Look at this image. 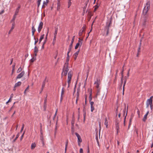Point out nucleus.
<instances>
[{
	"label": "nucleus",
	"mask_w": 153,
	"mask_h": 153,
	"mask_svg": "<svg viewBox=\"0 0 153 153\" xmlns=\"http://www.w3.org/2000/svg\"><path fill=\"white\" fill-rule=\"evenodd\" d=\"M31 30H32V33H34L36 30V29L35 28L34 26V25H32Z\"/></svg>",
	"instance_id": "nucleus-25"
},
{
	"label": "nucleus",
	"mask_w": 153,
	"mask_h": 153,
	"mask_svg": "<svg viewBox=\"0 0 153 153\" xmlns=\"http://www.w3.org/2000/svg\"><path fill=\"white\" fill-rule=\"evenodd\" d=\"M15 63H14V65H12V74H13V72H14V69H15Z\"/></svg>",
	"instance_id": "nucleus-35"
},
{
	"label": "nucleus",
	"mask_w": 153,
	"mask_h": 153,
	"mask_svg": "<svg viewBox=\"0 0 153 153\" xmlns=\"http://www.w3.org/2000/svg\"><path fill=\"white\" fill-rule=\"evenodd\" d=\"M85 106L86 105H83V112H85Z\"/></svg>",
	"instance_id": "nucleus-52"
},
{
	"label": "nucleus",
	"mask_w": 153,
	"mask_h": 153,
	"mask_svg": "<svg viewBox=\"0 0 153 153\" xmlns=\"http://www.w3.org/2000/svg\"><path fill=\"white\" fill-rule=\"evenodd\" d=\"M70 52H68L67 54V57L66 59V62L65 63V65H68V61L69 60V53Z\"/></svg>",
	"instance_id": "nucleus-6"
},
{
	"label": "nucleus",
	"mask_w": 153,
	"mask_h": 153,
	"mask_svg": "<svg viewBox=\"0 0 153 153\" xmlns=\"http://www.w3.org/2000/svg\"><path fill=\"white\" fill-rule=\"evenodd\" d=\"M150 104L151 102H150L147 101L146 103V107L148 108L149 107V105H150Z\"/></svg>",
	"instance_id": "nucleus-31"
},
{
	"label": "nucleus",
	"mask_w": 153,
	"mask_h": 153,
	"mask_svg": "<svg viewBox=\"0 0 153 153\" xmlns=\"http://www.w3.org/2000/svg\"><path fill=\"white\" fill-rule=\"evenodd\" d=\"M46 3H45V1H43V4L42 6V8H44L45 7V5H47V4L49 2V0H46Z\"/></svg>",
	"instance_id": "nucleus-14"
},
{
	"label": "nucleus",
	"mask_w": 153,
	"mask_h": 153,
	"mask_svg": "<svg viewBox=\"0 0 153 153\" xmlns=\"http://www.w3.org/2000/svg\"><path fill=\"white\" fill-rule=\"evenodd\" d=\"M33 39L34 40H35V42H34V45H36V44L39 41V39L38 38H37L36 40V39L35 38V36H34Z\"/></svg>",
	"instance_id": "nucleus-43"
},
{
	"label": "nucleus",
	"mask_w": 153,
	"mask_h": 153,
	"mask_svg": "<svg viewBox=\"0 0 153 153\" xmlns=\"http://www.w3.org/2000/svg\"><path fill=\"white\" fill-rule=\"evenodd\" d=\"M94 84L96 85V87L97 88V90L96 96H97L100 95V88H99V86L100 84V79H97L96 81L95 82Z\"/></svg>",
	"instance_id": "nucleus-2"
},
{
	"label": "nucleus",
	"mask_w": 153,
	"mask_h": 153,
	"mask_svg": "<svg viewBox=\"0 0 153 153\" xmlns=\"http://www.w3.org/2000/svg\"><path fill=\"white\" fill-rule=\"evenodd\" d=\"M55 32L54 33V36H56L57 32H58V28L57 27H55Z\"/></svg>",
	"instance_id": "nucleus-22"
},
{
	"label": "nucleus",
	"mask_w": 153,
	"mask_h": 153,
	"mask_svg": "<svg viewBox=\"0 0 153 153\" xmlns=\"http://www.w3.org/2000/svg\"><path fill=\"white\" fill-rule=\"evenodd\" d=\"M64 89L63 88H62V89L61 93V96H62V95L64 94Z\"/></svg>",
	"instance_id": "nucleus-48"
},
{
	"label": "nucleus",
	"mask_w": 153,
	"mask_h": 153,
	"mask_svg": "<svg viewBox=\"0 0 153 153\" xmlns=\"http://www.w3.org/2000/svg\"><path fill=\"white\" fill-rule=\"evenodd\" d=\"M75 134L76 136L77 137V138L80 137V136L79 135V134L76 132L75 133Z\"/></svg>",
	"instance_id": "nucleus-57"
},
{
	"label": "nucleus",
	"mask_w": 153,
	"mask_h": 153,
	"mask_svg": "<svg viewBox=\"0 0 153 153\" xmlns=\"http://www.w3.org/2000/svg\"><path fill=\"white\" fill-rule=\"evenodd\" d=\"M68 65H65L64 66V68L63 69V71H65L66 72L68 73V72L69 70V69L68 68Z\"/></svg>",
	"instance_id": "nucleus-10"
},
{
	"label": "nucleus",
	"mask_w": 153,
	"mask_h": 153,
	"mask_svg": "<svg viewBox=\"0 0 153 153\" xmlns=\"http://www.w3.org/2000/svg\"><path fill=\"white\" fill-rule=\"evenodd\" d=\"M68 144V141L67 140L65 143V149L66 150H67V149Z\"/></svg>",
	"instance_id": "nucleus-44"
},
{
	"label": "nucleus",
	"mask_w": 153,
	"mask_h": 153,
	"mask_svg": "<svg viewBox=\"0 0 153 153\" xmlns=\"http://www.w3.org/2000/svg\"><path fill=\"white\" fill-rule=\"evenodd\" d=\"M77 139H78L77 142H78V144L79 145H80V143L82 142V139H81L80 136L79 137H78Z\"/></svg>",
	"instance_id": "nucleus-16"
},
{
	"label": "nucleus",
	"mask_w": 153,
	"mask_h": 153,
	"mask_svg": "<svg viewBox=\"0 0 153 153\" xmlns=\"http://www.w3.org/2000/svg\"><path fill=\"white\" fill-rule=\"evenodd\" d=\"M29 85H28V86L26 88V89H25V91H24V94H26V91L29 89Z\"/></svg>",
	"instance_id": "nucleus-49"
},
{
	"label": "nucleus",
	"mask_w": 153,
	"mask_h": 153,
	"mask_svg": "<svg viewBox=\"0 0 153 153\" xmlns=\"http://www.w3.org/2000/svg\"><path fill=\"white\" fill-rule=\"evenodd\" d=\"M91 111L92 112L94 110V108L93 106H91Z\"/></svg>",
	"instance_id": "nucleus-50"
},
{
	"label": "nucleus",
	"mask_w": 153,
	"mask_h": 153,
	"mask_svg": "<svg viewBox=\"0 0 153 153\" xmlns=\"http://www.w3.org/2000/svg\"><path fill=\"white\" fill-rule=\"evenodd\" d=\"M150 108L151 110H152L153 109V105H152V102L151 103V104L150 105Z\"/></svg>",
	"instance_id": "nucleus-58"
},
{
	"label": "nucleus",
	"mask_w": 153,
	"mask_h": 153,
	"mask_svg": "<svg viewBox=\"0 0 153 153\" xmlns=\"http://www.w3.org/2000/svg\"><path fill=\"white\" fill-rule=\"evenodd\" d=\"M123 70L122 71V77H121V85L123 84Z\"/></svg>",
	"instance_id": "nucleus-24"
},
{
	"label": "nucleus",
	"mask_w": 153,
	"mask_h": 153,
	"mask_svg": "<svg viewBox=\"0 0 153 153\" xmlns=\"http://www.w3.org/2000/svg\"><path fill=\"white\" fill-rule=\"evenodd\" d=\"M79 49L76 52H75L73 55L74 56V60H75L77 56L79 54Z\"/></svg>",
	"instance_id": "nucleus-11"
},
{
	"label": "nucleus",
	"mask_w": 153,
	"mask_h": 153,
	"mask_svg": "<svg viewBox=\"0 0 153 153\" xmlns=\"http://www.w3.org/2000/svg\"><path fill=\"white\" fill-rule=\"evenodd\" d=\"M71 134L72 135L74 134V126H71Z\"/></svg>",
	"instance_id": "nucleus-27"
},
{
	"label": "nucleus",
	"mask_w": 153,
	"mask_h": 153,
	"mask_svg": "<svg viewBox=\"0 0 153 153\" xmlns=\"http://www.w3.org/2000/svg\"><path fill=\"white\" fill-rule=\"evenodd\" d=\"M24 126H25L24 124H22V128H21V131H20V132H22L24 128Z\"/></svg>",
	"instance_id": "nucleus-47"
},
{
	"label": "nucleus",
	"mask_w": 153,
	"mask_h": 153,
	"mask_svg": "<svg viewBox=\"0 0 153 153\" xmlns=\"http://www.w3.org/2000/svg\"><path fill=\"white\" fill-rule=\"evenodd\" d=\"M99 127L100 128V129H99V137H100V129H101V122H99Z\"/></svg>",
	"instance_id": "nucleus-46"
},
{
	"label": "nucleus",
	"mask_w": 153,
	"mask_h": 153,
	"mask_svg": "<svg viewBox=\"0 0 153 153\" xmlns=\"http://www.w3.org/2000/svg\"><path fill=\"white\" fill-rule=\"evenodd\" d=\"M14 26H15V24L14 23H13L12 24V27L11 28L10 30V31L9 32V34H10V32H11V31L13 30L14 29Z\"/></svg>",
	"instance_id": "nucleus-19"
},
{
	"label": "nucleus",
	"mask_w": 153,
	"mask_h": 153,
	"mask_svg": "<svg viewBox=\"0 0 153 153\" xmlns=\"http://www.w3.org/2000/svg\"><path fill=\"white\" fill-rule=\"evenodd\" d=\"M16 15H15V14H14V15L13 16V19H12V20L11 21V22H14V21L16 17Z\"/></svg>",
	"instance_id": "nucleus-38"
},
{
	"label": "nucleus",
	"mask_w": 153,
	"mask_h": 153,
	"mask_svg": "<svg viewBox=\"0 0 153 153\" xmlns=\"http://www.w3.org/2000/svg\"><path fill=\"white\" fill-rule=\"evenodd\" d=\"M40 140H41V141H43V138L42 136H41L40 137Z\"/></svg>",
	"instance_id": "nucleus-62"
},
{
	"label": "nucleus",
	"mask_w": 153,
	"mask_h": 153,
	"mask_svg": "<svg viewBox=\"0 0 153 153\" xmlns=\"http://www.w3.org/2000/svg\"><path fill=\"white\" fill-rule=\"evenodd\" d=\"M75 36H74L72 39L70 45H69V48L68 49V52H70V51H71V49L72 48L73 44V42H74Z\"/></svg>",
	"instance_id": "nucleus-3"
},
{
	"label": "nucleus",
	"mask_w": 153,
	"mask_h": 153,
	"mask_svg": "<svg viewBox=\"0 0 153 153\" xmlns=\"http://www.w3.org/2000/svg\"><path fill=\"white\" fill-rule=\"evenodd\" d=\"M22 70V67H20L17 70V73H19V72H20V71H21Z\"/></svg>",
	"instance_id": "nucleus-41"
},
{
	"label": "nucleus",
	"mask_w": 153,
	"mask_h": 153,
	"mask_svg": "<svg viewBox=\"0 0 153 153\" xmlns=\"http://www.w3.org/2000/svg\"><path fill=\"white\" fill-rule=\"evenodd\" d=\"M25 73L24 71H22L21 73L19 74L16 78V79H20L22 78L25 74Z\"/></svg>",
	"instance_id": "nucleus-5"
},
{
	"label": "nucleus",
	"mask_w": 153,
	"mask_h": 153,
	"mask_svg": "<svg viewBox=\"0 0 153 153\" xmlns=\"http://www.w3.org/2000/svg\"><path fill=\"white\" fill-rule=\"evenodd\" d=\"M77 43H79L80 44V47H81L82 44V40L80 39V38H79L78 42Z\"/></svg>",
	"instance_id": "nucleus-28"
},
{
	"label": "nucleus",
	"mask_w": 153,
	"mask_h": 153,
	"mask_svg": "<svg viewBox=\"0 0 153 153\" xmlns=\"http://www.w3.org/2000/svg\"><path fill=\"white\" fill-rule=\"evenodd\" d=\"M91 95H92V91H91L90 92V95L89 97V100L90 102L91 101V100H92V99Z\"/></svg>",
	"instance_id": "nucleus-34"
},
{
	"label": "nucleus",
	"mask_w": 153,
	"mask_h": 153,
	"mask_svg": "<svg viewBox=\"0 0 153 153\" xmlns=\"http://www.w3.org/2000/svg\"><path fill=\"white\" fill-rule=\"evenodd\" d=\"M41 0H37V6L38 7H39L40 4V2H41Z\"/></svg>",
	"instance_id": "nucleus-42"
},
{
	"label": "nucleus",
	"mask_w": 153,
	"mask_h": 153,
	"mask_svg": "<svg viewBox=\"0 0 153 153\" xmlns=\"http://www.w3.org/2000/svg\"><path fill=\"white\" fill-rule=\"evenodd\" d=\"M46 79H47V77L46 76L42 82V87H43L44 86H45Z\"/></svg>",
	"instance_id": "nucleus-32"
},
{
	"label": "nucleus",
	"mask_w": 153,
	"mask_h": 153,
	"mask_svg": "<svg viewBox=\"0 0 153 153\" xmlns=\"http://www.w3.org/2000/svg\"><path fill=\"white\" fill-rule=\"evenodd\" d=\"M43 25V23L42 22H41L39 24L38 28V31L39 33H40L42 28Z\"/></svg>",
	"instance_id": "nucleus-4"
},
{
	"label": "nucleus",
	"mask_w": 153,
	"mask_h": 153,
	"mask_svg": "<svg viewBox=\"0 0 153 153\" xmlns=\"http://www.w3.org/2000/svg\"><path fill=\"white\" fill-rule=\"evenodd\" d=\"M100 6V4H98L97 3V4L95 6V8L94 9V11H95Z\"/></svg>",
	"instance_id": "nucleus-20"
},
{
	"label": "nucleus",
	"mask_w": 153,
	"mask_h": 153,
	"mask_svg": "<svg viewBox=\"0 0 153 153\" xmlns=\"http://www.w3.org/2000/svg\"><path fill=\"white\" fill-rule=\"evenodd\" d=\"M36 144L35 143H33L31 145V149H33L34 148L36 147Z\"/></svg>",
	"instance_id": "nucleus-23"
},
{
	"label": "nucleus",
	"mask_w": 153,
	"mask_h": 153,
	"mask_svg": "<svg viewBox=\"0 0 153 153\" xmlns=\"http://www.w3.org/2000/svg\"><path fill=\"white\" fill-rule=\"evenodd\" d=\"M87 6H86V5H85L83 8V12H85V9H86V7H87Z\"/></svg>",
	"instance_id": "nucleus-56"
},
{
	"label": "nucleus",
	"mask_w": 153,
	"mask_h": 153,
	"mask_svg": "<svg viewBox=\"0 0 153 153\" xmlns=\"http://www.w3.org/2000/svg\"><path fill=\"white\" fill-rule=\"evenodd\" d=\"M105 30H106V36H107L108 35V33H109V29H105Z\"/></svg>",
	"instance_id": "nucleus-51"
},
{
	"label": "nucleus",
	"mask_w": 153,
	"mask_h": 153,
	"mask_svg": "<svg viewBox=\"0 0 153 153\" xmlns=\"http://www.w3.org/2000/svg\"><path fill=\"white\" fill-rule=\"evenodd\" d=\"M67 74V72H66L63 71V72L62 74V75H63L64 76H66Z\"/></svg>",
	"instance_id": "nucleus-45"
},
{
	"label": "nucleus",
	"mask_w": 153,
	"mask_h": 153,
	"mask_svg": "<svg viewBox=\"0 0 153 153\" xmlns=\"http://www.w3.org/2000/svg\"><path fill=\"white\" fill-rule=\"evenodd\" d=\"M93 24H92L91 25V28L90 30V31L88 33V36L87 37V38L88 37V36H89V33L92 30V26L93 25Z\"/></svg>",
	"instance_id": "nucleus-55"
},
{
	"label": "nucleus",
	"mask_w": 153,
	"mask_h": 153,
	"mask_svg": "<svg viewBox=\"0 0 153 153\" xmlns=\"http://www.w3.org/2000/svg\"><path fill=\"white\" fill-rule=\"evenodd\" d=\"M21 84V82L20 81L18 82L17 83H16L15 85V87H17L19 86Z\"/></svg>",
	"instance_id": "nucleus-18"
},
{
	"label": "nucleus",
	"mask_w": 153,
	"mask_h": 153,
	"mask_svg": "<svg viewBox=\"0 0 153 153\" xmlns=\"http://www.w3.org/2000/svg\"><path fill=\"white\" fill-rule=\"evenodd\" d=\"M147 115H145L144 116L142 120L144 122H145L146 121V120L147 118Z\"/></svg>",
	"instance_id": "nucleus-26"
},
{
	"label": "nucleus",
	"mask_w": 153,
	"mask_h": 153,
	"mask_svg": "<svg viewBox=\"0 0 153 153\" xmlns=\"http://www.w3.org/2000/svg\"><path fill=\"white\" fill-rule=\"evenodd\" d=\"M34 55L35 56V57H36L37 54L36 53L38 52V48L36 47V46H35L34 47Z\"/></svg>",
	"instance_id": "nucleus-12"
},
{
	"label": "nucleus",
	"mask_w": 153,
	"mask_h": 153,
	"mask_svg": "<svg viewBox=\"0 0 153 153\" xmlns=\"http://www.w3.org/2000/svg\"><path fill=\"white\" fill-rule=\"evenodd\" d=\"M71 1H68V8H69L71 5Z\"/></svg>",
	"instance_id": "nucleus-53"
},
{
	"label": "nucleus",
	"mask_w": 153,
	"mask_h": 153,
	"mask_svg": "<svg viewBox=\"0 0 153 153\" xmlns=\"http://www.w3.org/2000/svg\"><path fill=\"white\" fill-rule=\"evenodd\" d=\"M74 121H75V117H74V114L73 113V115L72 116L71 121V126H74Z\"/></svg>",
	"instance_id": "nucleus-9"
},
{
	"label": "nucleus",
	"mask_w": 153,
	"mask_h": 153,
	"mask_svg": "<svg viewBox=\"0 0 153 153\" xmlns=\"http://www.w3.org/2000/svg\"><path fill=\"white\" fill-rule=\"evenodd\" d=\"M126 79L124 81V84H123V87H124H124H125V86L126 85Z\"/></svg>",
	"instance_id": "nucleus-59"
},
{
	"label": "nucleus",
	"mask_w": 153,
	"mask_h": 153,
	"mask_svg": "<svg viewBox=\"0 0 153 153\" xmlns=\"http://www.w3.org/2000/svg\"><path fill=\"white\" fill-rule=\"evenodd\" d=\"M80 44H79V43H76L75 47V49H77L78 47H79V46H80Z\"/></svg>",
	"instance_id": "nucleus-39"
},
{
	"label": "nucleus",
	"mask_w": 153,
	"mask_h": 153,
	"mask_svg": "<svg viewBox=\"0 0 153 153\" xmlns=\"http://www.w3.org/2000/svg\"><path fill=\"white\" fill-rule=\"evenodd\" d=\"M25 133V131H24V132L23 133V134H22V135L21 136V140L23 137V136H24V134Z\"/></svg>",
	"instance_id": "nucleus-61"
},
{
	"label": "nucleus",
	"mask_w": 153,
	"mask_h": 153,
	"mask_svg": "<svg viewBox=\"0 0 153 153\" xmlns=\"http://www.w3.org/2000/svg\"><path fill=\"white\" fill-rule=\"evenodd\" d=\"M120 129L119 125L116 126V130H119Z\"/></svg>",
	"instance_id": "nucleus-54"
},
{
	"label": "nucleus",
	"mask_w": 153,
	"mask_h": 153,
	"mask_svg": "<svg viewBox=\"0 0 153 153\" xmlns=\"http://www.w3.org/2000/svg\"><path fill=\"white\" fill-rule=\"evenodd\" d=\"M20 7L21 6L20 5H19L18 7L16 9V11L14 14L15 15H17L18 14L19 12V10Z\"/></svg>",
	"instance_id": "nucleus-8"
},
{
	"label": "nucleus",
	"mask_w": 153,
	"mask_h": 153,
	"mask_svg": "<svg viewBox=\"0 0 153 153\" xmlns=\"http://www.w3.org/2000/svg\"><path fill=\"white\" fill-rule=\"evenodd\" d=\"M36 59V57L35 56L33 58L30 59V61L32 62H33L35 61V60Z\"/></svg>",
	"instance_id": "nucleus-40"
},
{
	"label": "nucleus",
	"mask_w": 153,
	"mask_h": 153,
	"mask_svg": "<svg viewBox=\"0 0 153 153\" xmlns=\"http://www.w3.org/2000/svg\"><path fill=\"white\" fill-rule=\"evenodd\" d=\"M85 31H84V30L82 29H81L79 32V35L80 36H81L82 34V33L84 32Z\"/></svg>",
	"instance_id": "nucleus-21"
},
{
	"label": "nucleus",
	"mask_w": 153,
	"mask_h": 153,
	"mask_svg": "<svg viewBox=\"0 0 153 153\" xmlns=\"http://www.w3.org/2000/svg\"><path fill=\"white\" fill-rule=\"evenodd\" d=\"M153 97V96H151L150 98L149 99H148L147 100V101L150 102L152 103V98Z\"/></svg>",
	"instance_id": "nucleus-36"
},
{
	"label": "nucleus",
	"mask_w": 153,
	"mask_h": 153,
	"mask_svg": "<svg viewBox=\"0 0 153 153\" xmlns=\"http://www.w3.org/2000/svg\"><path fill=\"white\" fill-rule=\"evenodd\" d=\"M19 135H20L19 133H18L16 135V137L13 141V142H14L15 141L17 140V138L19 137Z\"/></svg>",
	"instance_id": "nucleus-29"
},
{
	"label": "nucleus",
	"mask_w": 153,
	"mask_h": 153,
	"mask_svg": "<svg viewBox=\"0 0 153 153\" xmlns=\"http://www.w3.org/2000/svg\"><path fill=\"white\" fill-rule=\"evenodd\" d=\"M111 23V21L110 20L108 24V23H107V25L105 26V29H109V27H110V25Z\"/></svg>",
	"instance_id": "nucleus-13"
},
{
	"label": "nucleus",
	"mask_w": 153,
	"mask_h": 153,
	"mask_svg": "<svg viewBox=\"0 0 153 153\" xmlns=\"http://www.w3.org/2000/svg\"><path fill=\"white\" fill-rule=\"evenodd\" d=\"M79 92H78V91H77V94H76V98H79Z\"/></svg>",
	"instance_id": "nucleus-60"
},
{
	"label": "nucleus",
	"mask_w": 153,
	"mask_h": 153,
	"mask_svg": "<svg viewBox=\"0 0 153 153\" xmlns=\"http://www.w3.org/2000/svg\"><path fill=\"white\" fill-rule=\"evenodd\" d=\"M60 2L59 1H58L57 3V10H59L60 9Z\"/></svg>",
	"instance_id": "nucleus-30"
},
{
	"label": "nucleus",
	"mask_w": 153,
	"mask_h": 153,
	"mask_svg": "<svg viewBox=\"0 0 153 153\" xmlns=\"http://www.w3.org/2000/svg\"><path fill=\"white\" fill-rule=\"evenodd\" d=\"M141 43H140L139 47L138 48L137 50V52L139 53L140 52V50L141 49Z\"/></svg>",
	"instance_id": "nucleus-33"
},
{
	"label": "nucleus",
	"mask_w": 153,
	"mask_h": 153,
	"mask_svg": "<svg viewBox=\"0 0 153 153\" xmlns=\"http://www.w3.org/2000/svg\"><path fill=\"white\" fill-rule=\"evenodd\" d=\"M105 126L106 128H108V122L107 120V118H106L105 119Z\"/></svg>",
	"instance_id": "nucleus-17"
},
{
	"label": "nucleus",
	"mask_w": 153,
	"mask_h": 153,
	"mask_svg": "<svg viewBox=\"0 0 153 153\" xmlns=\"http://www.w3.org/2000/svg\"><path fill=\"white\" fill-rule=\"evenodd\" d=\"M90 105H91V106H93V105L94 104V102H92V101H90Z\"/></svg>",
	"instance_id": "nucleus-64"
},
{
	"label": "nucleus",
	"mask_w": 153,
	"mask_h": 153,
	"mask_svg": "<svg viewBox=\"0 0 153 153\" xmlns=\"http://www.w3.org/2000/svg\"><path fill=\"white\" fill-rule=\"evenodd\" d=\"M127 111L126 116H125V117H124V119L123 124H124V126H125L126 119V116L127 115Z\"/></svg>",
	"instance_id": "nucleus-37"
},
{
	"label": "nucleus",
	"mask_w": 153,
	"mask_h": 153,
	"mask_svg": "<svg viewBox=\"0 0 153 153\" xmlns=\"http://www.w3.org/2000/svg\"><path fill=\"white\" fill-rule=\"evenodd\" d=\"M44 35H45L43 34L41 36L39 40V44H40L42 39H44Z\"/></svg>",
	"instance_id": "nucleus-15"
},
{
	"label": "nucleus",
	"mask_w": 153,
	"mask_h": 153,
	"mask_svg": "<svg viewBox=\"0 0 153 153\" xmlns=\"http://www.w3.org/2000/svg\"><path fill=\"white\" fill-rule=\"evenodd\" d=\"M72 73L71 71H69L68 74V79H71V78L72 77Z\"/></svg>",
	"instance_id": "nucleus-7"
},
{
	"label": "nucleus",
	"mask_w": 153,
	"mask_h": 153,
	"mask_svg": "<svg viewBox=\"0 0 153 153\" xmlns=\"http://www.w3.org/2000/svg\"><path fill=\"white\" fill-rule=\"evenodd\" d=\"M80 153H83V149L82 148H80L79 150Z\"/></svg>",
	"instance_id": "nucleus-63"
},
{
	"label": "nucleus",
	"mask_w": 153,
	"mask_h": 153,
	"mask_svg": "<svg viewBox=\"0 0 153 153\" xmlns=\"http://www.w3.org/2000/svg\"><path fill=\"white\" fill-rule=\"evenodd\" d=\"M150 2L149 1H148L146 6L144 7L143 13L141 16V19L142 21L143 25L145 26L147 22H148L149 19V14L148 12L150 9Z\"/></svg>",
	"instance_id": "nucleus-1"
}]
</instances>
